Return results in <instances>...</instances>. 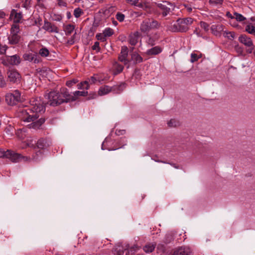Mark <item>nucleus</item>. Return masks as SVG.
<instances>
[{"label": "nucleus", "mask_w": 255, "mask_h": 255, "mask_svg": "<svg viewBox=\"0 0 255 255\" xmlns=\"http://www.w3.org/2000/svg\"><path fill=\"white\" fill-rule=\"evenodd\" d=\"M44 111L45 107L41 99L39 98H32L30 101L29 107L19 110L18 116L24 122H32L30 128L37 129L45 122V120L40 118L34 121L39 118V114Z\"/></svg>", "instance_id": "nucleus-1"}, {"label": "nucleus", "mask_w": 255, "mask_h": 255, "mask_svg": "<svg viewBox=\"0 0 255 255\" xmlns=\"http://www.w3.org/2000/svg\"><path fill=\"white\" fill-rule=\"evenodd\" d=\"M48 103L52 106L75 101L73 93L70 92L66 88H61L59 91L50 92L48 94Z\"/></svg>", "instance_id": "nucleus-2"}, {"label": "nucleus", "mask_w": 255, "mask_h": 255, "mask_svg": "<svg viewBox=\"0 0 255 255\" xmlns=\"http://www.w3.org/2000/svg\"><path fill=\"white\" fill-rule=\"evenodd\" d=\"M192 23V18H179L173 25L171 26L169 29L172 32H186L189 28V25Z\"/></svg>", "instance_id": "nucleus-3"}, {"label": "nucleus", "mask_w": 255, "mask_h": 255, "mask_svg": "<svg viewBox=\"0 0 255 255\" xmlns=\"http://www.w3.org/2000/svg\"><path fill=\"white\" fill-rule=\"evenodd\" d=\"M19 32V25L13 24L10 28V34L8 36V43L9 44L16 45L19 42L21 36L18 34Z\"/></svg>", "instance_id": "nucleus-4"}, {"label": "nucleus", "mask_w": 255, "mask_h": 255, "mask_svg": "<svg viewBox=\"0 0 255 255\" xmlns=\"http://www.w3.org/2000/svg\"><path fill=\"white\" fill-rule=\"evenodd\" d=\"M5 101L9 105H15L21 101V93L18 90H15L12 93H7Z\"/></svg>", "instance_id": "nucleus-5"}, {"label": "nucleus", "mask_w": 255, "mask_h": 255, "mask_svg": "<svg viewBox=\"0 0 255 255\" xmlns=\"http://www.w3.org/2000/svg\"><path fill=\"white\" fill-rule=\"evenodd\" d=\"M125 86L124 83H122L120 85L110 87L107 85L101 87L99 90L98 94L100 96L104 95L109 93L111 91H116L122 87Z\"/></svg>", "instance_id": "nucleus-6"}, {"label": "nucleus", "mask_w": 255, "mask_h": 255, "mask_svg": "<svg viewBox=\"0 0 255 255\" xmlns=\"http://www.w3.org/2000/svg\"><path fill=\"white\" fill-rule=\"evenodd\" d=\"M7 80L11 83H19L21 79V76L15 69L9 70L7 72Z\"/></svg>", "instance_id": "nucleus-7"}, {"label": "nucleus", "mask_w": 255, "mask_h": 255, "mask_svg": "<svg viewBox=\"0 0 255 255\" xmlns=\"http://www.w3.org/2000/svg\"><path fill=\"white\" fill-rule=\"evenodd\" d=\"M157 6L159 8V12L163 17L167 16L171 12L170 7L172 5L170 3L168 2L164 1L162 3H158Z\"/></svg>", "instance_id": "nucleus-8"}, {"label": "nucleus", "mask_w": 255, "mask_h": 255, "mask_svg": "<svg viewBox=\"0 0 255 255\" xmlns=\"http://www.w3.org/2000/svg\"><path fill=\"white\" fill-rule=\"evenodd\" d=\"M5 157L9 159L11 161L14 163L21 161V154L10 150L6 151Z\"/></svg>", "instance_id": "nucleus-9"}, {"label": "nucleus", "mask_w": 255, "mask_h": 255, "mask_svg": "<svg viewBox=\"0 0 255 255\" xmlns=\"http://www.w3.org/2000/svg\"><path fill=\"white\" fill-rule=\"evenodd\" d=\"M128 50L127 46H122L118 59L126 65L128 64L129 61L128 59Z\"/></svg>", "instance_id": "nucleus-10"}, {"label": "nucleus", "mask_w": 255, "mask_h": 255, "mask_svg": "<svg viewBox=\"0 0 255 255\" xmlns=\"http://www.w3.org/2000/svg\"><path fill=\"white\" fill-rule=\"evenodd\" d=\"M24 60L29 62H33L34 63H38L41 61L40 58L36 54L30 52L25 53L23 55Z\"/></svg>", "instance_id": "nucleus-11"}, {"label": "nucleus", "mask_w": 255, "mask_h": 255, "mask_svg": "<svg viewBox=\"0 0 255 255\" xmlns=\"http://www.w3.org/2000/svg\"><path fill=\"white\" fill-rule=\"evenodd\" d=\"M190 249L186 247H181L177 248L174 251L172 255H191Z\"/></svg>", "instance_id": "nucleus-12"}, {"label": "nucleus", "mask_w": 255, "mask_h": 255, "mask_svg": "<svg viewBox=\"0 0 255 255\" xmlns=\"http://www.w3.org/2000/svg\"><path fill=\"white\" fill-rule=\"evenodd\" d=\"M43 28L50 32L58 33V28L54 24H52L51 22L47 20L44 21V24Z\"/></svg>", "instance_id": "nucleus-13"}, {"label": "nucleus", "mask_w": 255, "mask_h": 255, "mask_svg": "<svg viewBox=\"0 0 255 255\" xmlns=\"http://www.w3.org/2000/svg\"><path fill=\"white\" fill-rule=\"evenodd\" d=\"M239 41L247 47L254 46L253 42L251 38L246 35H241L239 37Z\"/></svg>", "instance_id": "nucleus-14"}, {"label": "nucleus", "mask_w": 255, "mask_h": 255, "mask_svg": "<svg viewBox=\"0 0 255 255\" xmlns=\"http://www.w3.org/2000/svg\"><path fill=\"white\" fill-rule=\"evenodd\" d=\"M6 61L11 65H18L21 62V59L18 55L6 57Z\"/></svg>", "instance_id": "nucleus-15"}, {"label": "nucleus", "mask_w": 255, "mask_h": 255, "mask_svg": "<svg viewBox=\"0 0 255 255\" xmlns=\"http://www.w3.org/2000/svg\"><path fill=\"white\" fill-rule=\"evenodd\" d=\"M224 25L221 24L212 25L211 30L212 33L216 36H220L221 32L224 31Z\"/></svg>", "instance_id": "nucleus-16"}, {"label": "nucleus", "mask_w": 255, "mask_h": 255, "mask_svg": "<svg viewBox=\"0 0 255 255\" xmlns=\"http://www.w3.org/2000/svg\"><path fill=\"white\" fill-rule=\"evenodd\" d=\"M10 17L13 19L14 24H18V23L20 21L22 16L21 12H17L15 9H12Z\"/></svg>", "instance_id": "nucleus-17"}, {"label": "nucleus", "mask_w": 255, "mask_h": 255, "mask_svg": "<svg viewBox=\"0 0 255 255\" xmlns=\"http://www.w3.org/2000/svg\"><path fill=\"white\" fill-rule=\"evenodd\" d=\"M162 51V49L158 46L153 47L146 52L147 55H155L160 53Z\"/></svg>", "instance_id": "nucleus-18"}, {"label": "nucleus", "mask_w": 255, "mask_h": 255, "mask_svg": "<svg viewBox=\"0 0 255 255\" xmlns=\"http://www.w3.org/2000/svg\"><path fill=\"white\" fill-rule=\"evenodd\" d=\"M140 30L143 32L149 31L151 28V24L149 20H145L142 21L140 24Z\"/></svg>", "instance_id": "nucleus-19"}, {"label": "nucleus", "mask_w": 255, "mask_h": 255, "mask_svg": "<svg viewBox=\"0 0 255 255\" xmlns=\"http://www.w3.org/2000/svg\"><path fill=\"white\" fill-rule=\"evenodd\" d=\"M139 37V33L135 32L133 33L130 34L129 36V42L130 45L134 46L138 42Z\"/></svg>", "instance_id": "nucleus-20"}, {"label": "nucleus", "mask_w": 255, "mask_h": 255, "mask_svg": "<svg viewBox=\"0 0 255 255\" xmlns=\"http://www.w3.org/2000/svg\"><path fill=\"white\" fill-rule=\"evenodd\" d=\"M124 66L119 64L118 62L115 61L113 63V73L115 75H118L121 73L124 69Z\"/></svg>", "instance_id": "nucleus-21"}, {"label": "nucleus", "mask_w": 255, "mask_h": 255, "mask_svg": "<svg viewBox=\"0 0 255 255\" xmlns=\"http://www.w3.org/2000/svg\"><path fill=\"white\" fill-rule=\"evenodd\" d=\"M156 247V244L153 243L146 244L143 248V251L146 253H150L153 252Z\"/></svg>", "instance_id": "nucleus-22"}, {"label": "nucleus", "mask_w": 255, "mask_h": 255, "mask_svg": "<svg viewBox=\"0 0 255 255\" xmlns=\"http://www.w3.org/2000/svg\"><path fill=\"white\" fill-rule=\"evenodd\" d=\"M131 60L135 63H139L142 62L143 58L137 53L134 52L131 55Z\"/></svg>", "instance_id": "nucleus-23"}, {"label": "nucleus", "mask_w": 255, "mask_h": 255, "mask_svg": "<svg viewBox=\"0 0 255 255\" xmlns=\"http://www.w3.org/2000/svg\"><path fill=\"white\" fill-rule=\"evenodd\" d=\"M245 30L249 33L255 35V26L252 23H250L246 25Z\"/></svg>", "instance_id": "nucleus-24"}, {"label": "nucleus", "mask_w": 255, "mask_h": 255, "mask_svg": "<svg viewBox=\"0 0 255 255\" xmlns=\"http://www.w3.org/2000/svg\"><path fill=\"white\" fill-rule=\"evenodd\" d=\"M235 19L238 22H243L246 19V18L242 14L237 12H234V19Z\"/></svg>", "instance_id": "nucleus-25"}, {"label": "nucleus", "mask_w": 255, "mask_h": 255, "mask_svg": "<svg viewBox=\"0 0 255 255\" xmlns=\"http://www.w3.org/2000/svg\"><path fill=\"white\" fill-rule=\"evenodd\" d=\"M75 27L73 25L69 24L65 26L64 27V31L65 32V34L67 35H69L72 33Z\"/></svg>", "instance_id": "nucleus-26"}, {"label": "nucleus", "mask_w": 255, "mask_h": 255, "mask_svg": "<svg viewBox=\"0 0 255 255\" xmlns=\"http://www.w3.org/2000/svg\"><path fill=\"white\" fill-rule=\"evenodd\" d=\"M75 101L77 100V98L79 96H86L88 95V92L87 91H77L73 93Z\"/></svg>", "instance_id": "nucleus-27"}, {"label": "nucleus", "mask_w": 255, "mask_h": 255, "mask_svg": "<svg viewBox=\"0 0 255 255\" xmlns=\"http://www.w3.org/2000/svg\"><path fill=\"white\" fill-rule=\"evenodd\" d=\"M223 35L225 37L232 40L234 39L235 34L234 32L224 31L223 32Z\"/></svg>", "instance_id": "nucleus-28"}, {"label": "nucleus", "mask_w": 255, "mask_h": 255, "mask_svg": "<svg viewBox=\"0 0 255 255\" xmlns=\"http://www.w3.org/2000/svg\"><path fill=\"white\" fill-rule=\"evenodd\" d=\"M226 16L231 19L230 20V23L232 26L236 27L238 26V24L236 22L234 21L232 23L231 21L234 19V14L232 15L229 11H227L226 13Z\"/></svg>", "instance_id": "nucleus-29"}, {"label": "nucleus", "mask_w": 255, "mask_h": 255, "mask_svg": "<svg viewBox=\"0 0 255 255\" xmlns=\"http://www.w3.org/2000/svg\"><path fill=\"white\" fill-rule=\"evenodd\" d=\"M79 89H88L89 88V83L87 81L82 82L77 85Z\"/></svg>", "instance_id": "nucleus-30"}, {"label": "nucleus", "mask_w": 255, "mask_h": 255, "mask_svg": "<svg viewBox=\"0 0 255 255\" xmlns=\"http://www.w3.org/2000/svg\"><path fill=\"white\" fill-rule=\"evenodd\" d=\"M46 146V143L44 139H40L37 141V147L39 149H44Z\"/></svg>", "instance_id": "nucleus-31"}, {"label": "nucleus", "mask_w": 255, "mask_h": 255, "mask_svg": "<svg viewBox=\"0 0 255 255\" xmlns=\"http://www.w3.org/2000/svg\"><path fill=\"white\" fill-rule=\"evenodd\" d=\"M39 54L42 57H47L49 54V50L45 47L42 48L39 51Z\"/></svg>", "instance_id": "nucleus-32"}, {"label": "nucleus", "mask_w": 255, "mask_h": 255, "mask_svg": "<svg viewBox=\"0 0 255 255\" xmlns=\"http://www.w3.org/2000/svg\"><path fill=\"white\" fill-rule=\"evenodd\" d=\"M79 82V80L77 79H73L70 80L66 81V85L69 87L71 88L73 86L77 84Z\"/></svg>", "instance_id": "nucleus-33"}, {"label": "nucleus", "mask_w": 255, "mask_h": 255, "mask_svg": "<svg viewBox=\"0 0 255 255\" xmlns=\"http://www.w3.org/2000/svg\"><path fill=\"white\" fill-rule=\"evenodd\" d=\"M103 34L106 37H110L114 34V30L110 28H107L105 29Z\"/></svg>", "instance_id": "nucleus-34"}, {"label": "nucleus", "mask_w": 255, "mask_h": 255, "mask_svg": "<svg viewBox=\"0 0 255 255\" xmlns=\"http://www.w3.org/2000/svg\"><path fill=\"white\" fill-rule=\"evenodd\" d=\"M128 2L134 5H136L139 7H142V3L138 2V0H127Z\"/></svg>", "instance_id": "nucleus-35"}, {"label": "nucleus", "mask_w": 255, "mask_h": 255, "mask_svg": "<svg viewBox=\"0 0 255 255\" xmlns=\"http://www.w3.org/2000/svg\"><path fill=\"white\" fill-rule=\"evenodd\" d=\"M167 125L169 127H176L179 125V122L175 119H171L167 123Z\"/></svg>", "instance_id": "nucleus-36"}, {"label": "nucleus", "mask_w": 255, "mask_h": 255, "mask_svg": "<svg viewBox=\"0 0 255 255\" xmlns=\"http://www.w3.org/2000/svg\"><path fill=\"white\" fill-rule=\"evenodd\" d=\"M83 13V11L80 8H76L74 9V15L76 18L79 17Z\"/></svg>", "instance_id": "nucleus-37"}, {"label": "nucleus", "mask_w": 255, "mask_h": 255, "mask_svg": "<svg viewBox=\"0 0 255 255\" xmlns=\"http://www.w3.org/2000/svg\"><path fill=\"white\" fill-rule=\"evenodd\" d=\"M116 18L119 21L123 22L125 19V16L123 13L118 12L116 15Z\"/></svg>", "instance_id": "nucleus-38"}, {"label": "nucleus", "mask_w": 255, "mask_h": 255, "mask_svg": "<svg viewBox=\"0 0 255 255\" xmlns=\"http://www.w3.org/2000/svg\"><path fill=\"white\" fill-rule=\"evenodd\" d=\"M201 57L197 55V54L192 53L191 54V59L190 62L192 63H194V62L197 61Z\"/></svg>", "instance_id": "nucleus-39"}, {"label": "nucleus", "mask_w": 255, "mask_h": 255, "mask_svg": "<svg viewBox=\"0 0 255 255\" xmlns=\"http://www.w3.org/2000/svg\"><path fill=\"white\" fill-rule=\"evenodd\" d=\"M223 0H210L209 3L214 5H221L223 4Z\"/></svg>", "instance_id": "nucleus-40"}, {"label": "nucleus", "mask_w": 255, "mask_h": 255, "mask_svg": "<svg viewBox=\"0 0 255 255\" xmlns=\"http://www.w3.org/2000/svg\"><path fill=\"white\" fill-rule=\"evenodd\" d=\"M173 240V237L171 235L167 234L166 235L164 239V243L165 244H168L170 243Z\"/></svg>", "instance_id": "nucleus-41"}, {"label": "nucleus", "mask_w": 255, "mask_h": 255, "mask_svg": "<svg viewBox=\"0 0 255 255\" xmlns=\"http://www.w3.org/2000/svg\"><path fill=\"white\" fill-rule=\"evenodd\" d=\"M200 24L201 27L204 29L205 31H208L209 30V25L207 23L204 21H201Z\"/></svg>", "instance_id": "nucleus-42"}, {"label": "nucleus", "mask_w": 255, "mask_h": 255, "mask_svg": "<svg viewBox=\"0 0 255 255\" xmlns=\"http://www.w3.org/2000/svg\"><path fill=\"white\" fill-rule=\"evenodd\" d=\"M22 6L25 8L26 9H28L30 7V0H25L23 1L22 4Z\"/></svg>", "instance_id": "nucleus-43"}, {"label": "nucleus", "mask_w": 255, "mask_h": 255, "mask_svg": "<svg viewBox=\"0 0 255 255\" xmlns=\"http://www.w3.org/2000/svg\"><path fill=\"white\" fill-rule=\"evenodd\" d=\"M92 49L93 50H96L97 52H99L101 50L99 42L98 41L95 42L92 46Z\"/></svg>", "instance_id": "nucleus-44"}, {"label": "nucleus", "mask_w": 255, "mask_h": 255, "mask_svg": "<svg viewBox=\"0 0 255 255\" xmlns=\"http://www.w3.org/2000/svg\"><path fill=\"white\" fill-rule=\"evenodd\" d=\"M7 49V46L5 45H2L0 44V54H4L5 53Z\"/></svg>", "instance_id": "nucleus-45"}, {"label": "nucleus", "mask_w": 255, "mask_h": 255, "mask_svg": "<svg viewBox=\"0 0 255 255\" xmlns=\"http://www.w3.org/2000/svg\"><path fill=\"white\" fill-rule=\"evenodd\" d=\"M6 86V82L2 74L0 76V88H3Z\"/></svg>", "instance_id": "nucleus-46"}, {"label": "nucleus", "mask_w": 255, "mask_h": 255, "mask_svg": "<svg viewBox=\"0 0 255 255\" xmlns=\"http://www.w3.org/2000/svg\"><path fill=\"white\" fill-rule=\"evenodd\" d=\"M42 152L40 150H39L38 151H37L35 153V155H33L32 156V159L33 160H38V156H42Z\"/></svg>", "instance_id": "nucleus-47"}, {"label": "nucleus", "mask_w": 255, "mask_h": 255, "mask_svg": "<svg viewBox=\"0 0 255 255\" xmlns=\"http://www.w3.org/2000/svg\"><path fill=\"white\" fill-rule=\"evenodd\" d=\"M96 37L98 40H100L102 41H104L106 40V36L102 35L101 34H97L96 35Z\"/></svg>", "instance_id": "nucleus-48"}, {"label": "nucleus", "mask_w": 255, "mask_h": 255, "mask_svg": "<svg viewBox=\"0 0 255 255\" xmlns=\"http://www.w3.org/2000/svg\"><path fill=\"white\" fill-rule=\"evenodd\" d=\"M21 161L29 162L31 160V158L29 156H24L21 155Z\"/></svg>", "instance_id": "nucleus-49"}, {"label": "nucleus", "mask_w": 255, "mask_h": 255, "mask_svg": "<svg viewBox=\"0 0 255 255\" xmlns=\"http://www.w3.org/2000/svg\"><path fill=\"white\" fill-rule=\"evenodd\" d=\"M124 254V251L123 250H121V249H116L115 250V254L116 255H122Z\"/></svg>", "instance_id": "nucleus-50"}, {"label": "nucleus", "mask_w": 255, "mask_h": 255, "mask_svg": "<svg viewBox=\"0 0 255 255\" xmlns=\"http://www.w3.org/2000/svg\"><path fill=\"white\" fill-rule=\"evenodd\" d=\"M42 21L41 18L38 17L35 20V23L36 25L40 26L42 24Z\"/></svg>", "instance_id": "nucleus-51"}, {"label": "nucleus", "mask_w": 255, "mask_h": 255, "mask_svg": "<svg viewBox=\"0 0 255 255\" xmlns=\"http://www.w3.org/2000/svg\"><path fill=\"white\" fill-rule=\"evenodd\" d=\"M237 52L240 54H242L243 52V48L239 46H237L235 47Z\"/></svg>", "instance_id": "nucleus-52"}, {"label": "nucleus", "mask_w": 255, "mask_h": 255, "mask_svg": "<svg viewBox=\"0 0 255 255\" xmlns=\"http://www.w3.org/2000/svg\"><path fill=\"white\" fill-rule=\"evenodd\" d=\"M157 249L158 250H159V249H161V251L164 252L165 251V247L162 245H161V244H159L158 245L157 247Z\"/></svg>", "instance_id": "nucleus-53"}, {"label": "nucleus", "mask_w": 255, "mask_h": 255, "mask_svg": "<svg viewBox=\"0 0 255 255\" xmlns=\"http://www.w3.org/2000/svg\"><path fill=\"white\" fill-rule=\"evenodd\" d=\"M6 151H3L2 149L0 148V158L5 157Z\"/></svg>", "instance_id": "nucleus-54"}, {"label": "nucleus", "mask_w": 255, "mask_h": 255, "mask_svg": "<svg viewBox=\"0 0 255 255\" xmlns=\"http://www.w3.org/2000/svg\"><path fill=\"white\" fill-rule=\"evenodd\" d=\"M151 27H156L158 26V22L157 21H152V22L151 23Z\"/></svg>", "instance_id": "nucleus-55"}, {"label": "nucleus", "mask_w": 255, "mask_h": 255, "mask_svg": "<svg viewBox=\"0 0 255 255\" xmlns=\"http://www.w3.org/2000/svg\"><path fill=\"white\" fill-rule=\"evenodd\" d=\"M74 36L69 40L68 41L67 43L69 44L70 45H72L74 43Z\"/></svg>", "instance_id": "nucleus-56"}, {"label": "nucleus", "mask_w": 255, "mask_h": 255, "mask_svg": "<svg viewBox=\"0 0 255 255\" xmlns=\"http://www.w3.org/2000/svg\"><path fill=\"white\" fill-rule=\"evenodd\" d=\"M90 81L92 83H95L97 81V79H96V78L95 77L92 76V77H91V78L90 79Z\"/></svg>", "instance_id": "nucleus-57"}, {"label": "nucleus", "mask_w": 255, "mask_h": 255, "mask_svg": "<svg viewBox=\"0 0 255 255\" xmlns=\"http://www.w3.org/2000/svg\"><path fill=\"white\" fill-rule=\"evenodd\" d=\"M249 47V48L247 50V53H252L253 49H254L253 46H252V47Z\"/></svg>", "instance_id": "nucleus-58"}, {"label": "nucleus", "mask_w": 255, "mask_h": 255, "mask_svg": "<svg viewBox=\"0 0 255 255\" xmlns=\"http://www.w3.org/2000/svg\"><path fill=\"white\" fill-rule=\"evenodd\" d=\"M4 16L5 13H4V12L0 11V19L3 18Z\"/></svg>", "instance_id": "nucleus-59"}, {"label": "nucleus", "mask_w": 255, "mask_h": 255, "mask_svg": "<svg viewBox=\"0 0 255 255\" xmlns=\"http://www.w3.org/2000/svg\"><path fill=\"white\" fill-rule=\"evenodd\" d=\"M148 43L149 44H151V45H154L153 41V40L151 38H149Z\"/></svg>", "instance_id": "nucleus-60"}, {"label": "nucleus", "mask_w": 255, "mask_h": 255, "mask_svg": "<svg viewBox=\"0 0 255 255\" xmlns=\"http://www.w3.org/2000/svg\"><path fill=\"white\" fill-rule=\"evenodd\" d=\"M62 19V16L60 15H59L57 18L55 19L56 21H60Z\"/></svg>", "instance_id": "nucleus-61"}, {"label": "nucleus", "mask_w": 255, "mask_h": 255, "mask_svg": "<svg viewBox=\"0 0 255 255\" xmlns=\"http://www.w3.org/2000/svg\"><path fill=\"white\" fill-rule=\"evenodd\" d=\"M186 7H187V9L189 12H190L192 11V9L191 7H189V6H188V7L186 6Z\"/></svg>", "instance_id": "nucleus-62"}, {"label": "nucleus", "mask_w": 255, "mask_h": 255, "mask_svg": "<svg viewBox=\"0 0 255 255\" xmlns=\"http://www.w3.org/2000/svg\"><path fill=\"white\" fill-rule=\"evenodd\" d=\"M113 24H114L116 26L117 25V24H118L117 21H116L115 20H113Z\"/></svg>", "instance_id": "nucleus-63"}, {"label": "nucleus", "mask_w": 255, "mask_h": 255, "mask_svg": "<svg viewBox=\"0 0 255 255\" xmlns=\"http://www.w3.org/2000/svg\"><path fill=\"white\" fill-rule=\"evenodd\" d=\"M134 250L133 249H130V250L128 251V253H129V252H132Z\"/></svg>", "instance_id": "nucleus-64"}]
</instances>
